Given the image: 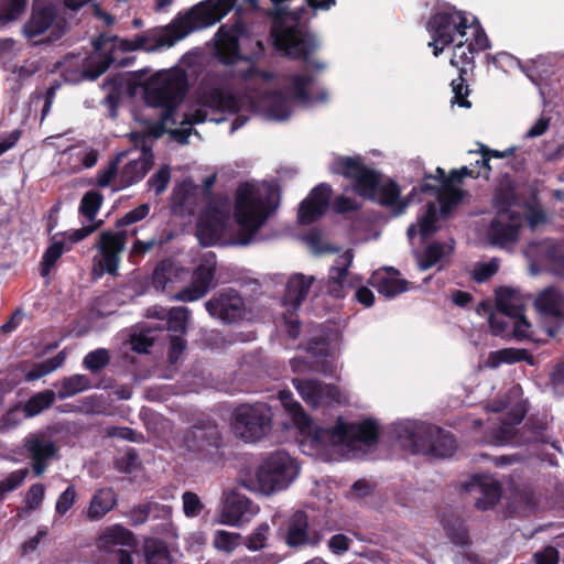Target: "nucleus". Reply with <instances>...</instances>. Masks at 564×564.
<instances>
[{
    "label": "nucleus",
    "instance_id": "nucleus-1",
    "mask_svg": "<svg viewBox=\"0 0 564 564\" xmlns=\"http://www.w3.org/2000/svg\"><path fill=\"white\" fill-rule=\"evenodd\" d=\"M246 82V97L238 100L220 83L204 82L199 86L195 101L188 110L178 116L176 107L186 91V75L180 68L162 70L152 76L144 87V100L153 108H162L161 123L170 131L173 140L187 143L194 123L205 121L221 122L227 115L258 111L275 121L288 119L295 105L312 107L328 100V91L317 88L314 94V78L305 73L290 76L288 94L268 93L272 75L254 66L241 69Z\"/></svg>",
    "mask_w": 564,
    "mask_h": 564
},
{
    "label": "nucleus",
    "instance_id": "nucleus-2",
    "mask_svg": "<svg viewBox=\"0 0 564 564\" xmlns=\"http://www.w3.org/2000/svg\"><path fill=\"white\" fill-rule=\"evenodd\" d=\"M278 205L275 188L265 182H245L235 194L234 217L228 200L214 202L199 217L197 239L203 246H246Z\"/></svg>",
    "mask_w": 564,
    "mask_h": 564
},
{
    "label": "nucleus",
    "instance_id": "nucleus-3",
    "mask_svg": "<svg viewBox=\"0 0 564 564\" xmlns=\"http://www.w3.org/2000/svg\"><path fill=\"white\" fill-rule=\"evenodd\" d=\"M237 0H206L184 13H178L167 25L154 28L133 40H121L118 44L102 37L94 42L95 52L82 59L79 76L67 75L68 80L96 79L111 63L117 62V48L130 52L144 50L154 52L170 48L196 30L205 29L220 21L235 7Z\"/></svg>",
    "mask_w": 564,
    "mask_h": 564
},
{
    "label": "nucleus",
    "instance_id": "nucleus-4",
    "mask_svg": "<svg viewBox=\"0 0 564 564\" xmlns=\"http://www.w3.org/2000/svg\"><path fill=\"white\" fill-rule=\"evenodd\" d=\"M279 399L303 435L302 446L314 449L316 455L361 458L377 446L378 426L371 420L350 423L339 419L330 429L317 427L290 391H280Z\"/></svg>",
    "mask_w": 564,
    "mask_h": 564
},
{
    "label": "nucleus",
    "instance_id": "nucleus-5",
    "mask_svg": "<svg viewBox=\"0 0 564 564\" xmlns=\"http://www.w3.org/2000/svg\"><path fill=\"white\" fill-rule=\"evenodd\" d=\"M273 4L272 37L278 50L292 58H301L318 70L325 69L322 62L310 61L317 50L315 36L303 32L299 24L310 21L317 10H328L335 0H271Z\"/></svg>",
    "mask_w": 564,
    "mask_h": 564
},
{
    "label": "nucleus",
    "instance_id": "nucleus-6",
    "mask_svg": "<svg viewBox=\"0 0 564 564\" xmlns=\"http://www.w3.org/2000/svg\"><path fill=\"white\" fill-rule=\"evenodd\" d=\"M332 171L354 181L355 192L381 205L392 208L397 215L403 213L408 200L400 198V188L392 181L381 182L379 175L365 166L359 158H339Z\"/></svg>",
    "mask_w": 564,
    "mask_h": 564
},
{
    "label": "nucleus",
    "instance_id": "nucleus-7",
    "mask_svg": "<svg viewBox=\"0 0 564 564\" xmlns=\"http://www.w3.org/2000/svg\"><path fill=\"white\" fill-rule=\"evenodd\" d=\"M440 176L441 188L437 192V203L429 202L424 212L419 216L417 223L409 226L406 236L410 241L416 236L417 230L423 239L429 238L440 228V220L446 218L454 205L462 198V192L455 187L465 176L478 177L482 172L463 166L459 170L451 172L449 176L445 178V173L441 167L436 170Z\"/></svg>",
    "mask_w": 564,
    "mask_h": 564
},
{
    "label": "nucleus",
    "instance_id": "nucleus-8",
    "mask_svg": "<svg viewBox=\"0 0 564 564\" xmlns=\"http://www.w3.org/2000/svg\"><path fill=\"white\" fill-rule=\"evenodd\" d=\"M391 433L402 447L414 454L448 457L456 449L451 433L426 422L400 421L392 425Z\"/></svg>",
    "mask_w": 564,
    "mask_h": 564
},
{
    "label": "nucleus",
    "instance_id": "nucleus-9",
    "mask_svg": "<svg viewBox=\"0 0 564 564\" xmlns=\"http://www.w3.org/2000/svg\"><path fill=\"white\" fill-rule=\"evenodd\" d=\"M300 466L286 452L268 455L254 469L240 477V484L249 491L270 496L286 489L299 476Z\"/></svg>",
    "mask_w": 564,
    "mask_h": 564
},
{
    "label": "nucleus",
    "instance_id": "nucleus-10",
    "mask_svg": "<svg viewBox=\"0 0 564 564\" xmlns=\"http://www.w3.org/2000/svg\"><path fill=\"white\" fill-rule=\"evenodd\" d=\"M471 25H478L474 20L469 22L464 12L454 8L435 13L427 23V31L432 37L429 46L434 48L433 54L438 56L446 46L459 41H467Z\"/></svg>",
    "mask_w": 564,
    "mask_h": 564
},
{
    "label": "nucleus",
    "instance_id": "nucleus-11",
    "mask_svg": "<svg viewBox=\"0 0 564 564\" xmlns=\"http://www.w3.org/2000/svg\"><path fill=\"white\" fill-rule=\"evenodd\" d=\"M451 64L464 73V65H468L474 59V52L484 51L488 47V39L479 25H471L470 33L467 34V41L456 40ZM453 99L452 104H457L459 107L469 108L470 102L466 99L468 96V88L464 85L462 75L457 79L452 80Z\"/></svg>",
    "mask_w": 564,
    "mask_h": 564
},
{
    "label": "nucleus",
    "instance_id": "nucleus-12",
    "mask_svg": "<svg viewBox=\"0 0 564 564\" xmlns=\"http://www.w3.org/2000/svg\"><path fill=\"white\" fill-rule=\"evenodd\" d=\"M63 12L50 0H36L33 3L31 18L23 31L28 39L44 36L45 41L58 40L67 30L68 22Z\"/></svg>",
    "mask_w": 564,
    "mask_h": 564
},
{
    "label": "nucleus",
    "instance_id": "nucleus-13",
    "mask_svg": "<svg viewBox=\"0 0 564 564\" xmlns=\"http://www.w3.org/2000/svg\"><path fill=\"white\" fill-rule=\"evenodd\" d=\"M271 409L263 404H241L234 411L232 430L245 442L262 438L271 429Z\"/></svg>",
    "mask_w": 564,
    "mask_h": 564
},
{
    "label": "nucleus",
    "instance_id": "nucleus-14",
    "mask_svg": "<svg viewBox=\"0 0 564 564\" xmlns=\"http://www.w3.org/2000/svg\"><path fill=\"white\" fill-rule=\"evenodd\" d=\"M496 216L488 230V237L492 243L503 246L512 242L518 237L519 228L524 221V210L514 203H501L496 200Z\"/></svg>",
    "mask_w": 564,
    "mask_h": 564
},
{
    "label": "nucleus",
    "instance_id": "nucleus-15",
    "mask_svg": "<svg viewBox=\"0 0 564 564\" xmlns=\"http://www.w3.org/2000/svg\"><path fill=\"white\" fill-rule=\"evenodd\" d=\"M260 508L237 489H227L223 494L221 509L217 523L229 527H241L258 514Z\"/></svg>",
    "mask_w": 564,
    "mask_h": 564
},
{
    "label": "nucleus",
    "instance_id": "nucleus-16",
    "mask_svg": "<svg viewBox=\"0 0 564 564\" xmlns=\"http://www.w3.org/2000/svg\"><path fill=\"white\" fill-rule=\"evenodd\" d=\"M279 532L281 540L291 549L314 546L322 540L321 532L301 510L292 513Z\"/></svg>",
    "mask_w": 564,
    "mask_h": 564
},
{
    "label": "nucleus",
    "instance_id": "nucleus-17",
    "mask_svg": "<svg viewBox=\"0 0 564 564\" xmlns=\"http://www.w3.org/2000/svg\"><path fill=\"white\" fill-rule=\"evenodd\" d=\"M205 307L212 317L224 324L238 323L249 315L245 300L232 289L214 294L205 303Z\"/></svg>",
    "mask_w": 564,
    "mask_h": 564
},
{
    "label": "nucleus",
    "instance_id": "nucleus-18",
    "mask_svg": "<svg viewBox=\"0 0 564 564\" xmlns=\"http://www.w3.org/2000/svg\"><path fill=\"white\" fill-rule=\"evenodd\" d=\"M137 232V228L131 230H121L118 232L102 231L99 236V241L96 245V248L99 251V258L95 259L98 268L101 271L115 274L118 270L127 239L135 236Z\"/></svg>",
    "mask_w": 564,
    "mask_h": 564
},
{
    "label": "nucleus",
    "instance_id": "nucleus-19",
    "mask_svg": "<svg viewBox=\"0 0 564 564\" xmlns=\"http://www.w3.org/2000/svg\"><path fill=\"white\" fill-rule=\"evenodd\" d=\"M217 261L213 253L204 254L199 264L194 270L192 282L188 286L173 296L181 302H194L204 297L213 286Z\"/></svg>",
    "mask_w": 564,
    "mask_h": 564
},
{
    "label": "nucleus",
    "instance_id": "nucleus-20",
    "mask_svg": "<svg viewBox=\"0 0 564 564\" xmlns=\"http://www.w3.org/2000/svg\"><path fill=\"white\" fill-rule=\"evenodd\" d=\"M293 383L302 399L313 408L327 406L346 401L339 389L315 379H294Z\"/></svg>",
    "mask_w": 564,
    "mask_h": 564
},
{
    "label": "nucleus",
    "instance_id": "nucleus-21",
    "mask_svg": "<svg viewBox=\"0 0 564 564\" xmlns=\"http://www.w3.org/2000/svg\"><path fill=\"white\" fill-rule=\"evenodd\" d=\"M532 265L564 276V245L551 240L531 243L525 250Z\"/></svg>",
    "mask_w": 564,
    "mask_h": 564
},
{
    "label": "nucleus",
    "instance_id": "nucleus-22",
    "mask_svg": "<svg viewBox=\"0 0 564 564\" xmlns=\"http://www.w3.org/2000/svg\"><path fill=\"white\" fill-rule=\"evenodd\" d=\"M24 448L32 462V470L35 476L45 473L50 463L57 456L56 444L44 434H32L24 441Z\"/></svg>",
    "mask_w": 564,
    "mask_h": 564
},
{
    "label": "nucleus",
    "instance_id": "nucleus-23",
    "mask_svg": "<svg viewBox=\"0 0 564 564\" xmlns=\"http://www.w3.org/2000/svg\"><path fill=\"white\" fill-rule=\"evenodd\" d=\"M243 32L240 22L221 25L216 33V55L224 64H232L239 57L238 40Z\"/></svg>",
    "mask_w": 564,
    "mask_h": 564
},
{
    "label": "nucleus",
    "instance_id": "nucleus-24",
    "mask_svg": "<svg viewBox=\"0 0 564 564\" xmlns=\"http://www.w3.org/2000/svg\"><path fill=\"white\" fill-rule=\"evenodd\" d=\"M473 495L475 505L480 510L492 508L500 499L498 481L488 475L475 476L467 486Z\"/></svg>",
    "mask_w": 564,
    "mask_h": 564
},
{
    "label": "nucleus",
    "instance_id": "nucleus-25",
    "mask_svg": "<svg viewBox=\"0 0 564 564\" xmlns=\"http://www.w3.org/2000/svg\"><path fill=\"white\" fill-rule=\"evenodd\" d=\"M330 192V187L325 184L314 187L300 205L299 221L306 225L322 217L327 209Z\"/></svg>",
    "mask_w": 564,
    "mask_h": 564
},
{
    "label": "nucleus",
    "instance_id": "nucleus-26",
    "mask_svg": "<svg viewBox=\"0 0 564 564\" xmlns=\"http://www.w3.org/2000/svg\"><path fill=\"white\" fill-rule=\"evenodd\" d=\"M354 260L351 250H346L336 259L327 280V292L335 297H343L351 286L348 268Z\"/></svg>",
    "mask_w": 564,
    "mask_h": 564
},
{
    "label": "nucleus",
    "instance_id": "nucleus-27",
    "mask_svg": "<svg viewBox=\"0 0 564 564\" xmlns=\"http://www.w3.org/2000/svg\"><path fill=\"white\" fill-rule=\"evenodd\" d=\"M134 153L137 156H133L120 171L119 187L126 188L141 181L153 163V155L149 149L143 147Z\"/></svg>",
    "mask_w": 564,
    "mask_h": 564
},
{
    "label": "nucleus",
    "instance_id": "nucleus-28",
    "mask_svg": "<svg viewBox=\"0 0 564 564\" xmlns=\"http://www.w3.org/2000/svg\"><path fill=\"white\" fill-rule=\"evenodd\" d=\"M315 278L303 273L292 274L286 282L283 303L292 310H297L307 297Z\"/></svg>",
    "mask_w": 564,
    "mask_h": 564
},
{
    "label": "nucleus",
    "instance_id": "nucleus-29",
    "mask_svg": "<svg viewBox=\"0 0 564 564\" xmlns=\"http://www.w3.org/2000/svg\"><path fill=\"white\" fill-rule=\"evenodd\" d=\"M371 283L377 291L386 297H394L408 290V281L399 276V271L393 268H384L376 271L371 276Z\"/></svg>",
    "mask_w": 564,
    "mask_h": 564
},
{
    "label": "nucleus",
    "instance_id": "nucleus-30",
    "mask_svg": "<svg viewBox=\"0 0 564 564\" xmlns=\"http://www.w3.org/2000/svg\"><path fill=\"white\" fill-rule=\"evenodd\" d=\"M62 155L70 172L93 167L98 161L97 151L84 143L69 147Z\"/></svg>",
    "mask_w": 564,
    "mask_h": 564
},
{
    "label": "nucleus",
    "instance_id": "nucleus-31",
    "mask_svg": "<svg viewBox=\"0 0 564 564\" xmlns=\"http://www.w3.org/2000/svg\"><path fill=\"white\" fill-rule=\"evenodd\" d=\"M185 274L183 267L169 259L162 260L153 271L152 284L156 291H164L169 285L183 280Z\"/></svg>",
    "mask_w": 564,
    "mask_h": 564
},
{
    "label": "nucleus",
    "instance_id": "nucleus-32",
    "mask_svg": "<svg viewBox=\"0 0 564 564\" xmlns=\"http://www.w3.org/2000/svg\"><path fill=\"white\" fill-rule=\"evenodd\" d=\"M117 503V496L110 488H102L95 492L88 509L86 511L87 518L91 521L102 519Z\"/></svg>",
    "mask_w": 564,
    "mask_h": 564
},
{
    "label": "nucleus",
    "instance_id": "nucleus-33",
    "mask_svg": "<svg viewBox=\"0 0 564 564\" xmlns=\"http://www.w3.org/2000/svg\"><path fill=\"white\" fill-rule=\"evenodd\" d=\"M139 564H173V558L165 542L147 539L142 545Z\"/></svg>",
    "mask_w": 564,
    "mask_h": 564
},
{
    "label": "nucleus",
    "instance_id": "nucleus-34",
    "mask_svg": "<svg viewBox=\"0 0 564 564\" xmlns=\"http://www.w3.org/2000/svg\"><path fill=\"white\" fill-rule=\"evenodd\" d=\"M534 304L541 313L560 316L564 311V296L557 289L547 288L538 294Z\"/></svg>",
    "mask_w": 564,
    "mask_h": 564
},
{
    "label": "nucleus",
    "instance_id": "nucleus-35",
    "mask_svg": "<svg viewBox=\"0 0 564 564\" xmlns=\"http://www.w3.org/2000/svg\"><path fill=\"white\" fill-rule=\"evenodd\" d=\"M132 534L121 525L115 524L106 528L97 540V546L100 550L112 551L116 546L130 545Z\"/></svg>",
    "mask_w": 564,
    "mask_h": 564
},
{
    "label": "nucleus",
    "instance_id": "nucleus-36",
    "mask_svg": "<svg viewBox=\"0 0 564 564\" xmlns=\"http://www.w3.org/2000/svg\"><path fill=\"white\" fill-rule=\"evenodd\" d=\"M496 305L498 311L508 317H517L521 315V311H523L521 295L519 292L509 288H501L497 292Z\"/></svg>",
    "mask_w": 564,
    "mask_h": 564
},
{
    "label": "nucleus",
    "instance_id": "nucleus-37",
    "mask_svg": "<svg viewBox=\"0 0 564 564\" xmlns=\"http://www.w3.org/2000/svg\"><path fill=\"white\" fill-rule=\"evenodd\" d=\"M453 246L449 243L434 242L422 253H416V261L420 270H427L442 262L451 254Z\"/></svg>",
    "mask_w": 564,
    "mask_h": 564
},
{
    "label": "nucleus",
    "instance_id": "nucleus-38",
    "mask_svg": "<svg viewBox=\"0 0 564 564\" xmlns=\"http://www.w3.org/2000/svg\"><path fill=\"white\" fill-rule=\"evenodd\" d=\"M512 406V419L502 424L495 433L492 437V442L496 445H505V444H518V442L513 441L514 437V429L513 425L521 422L524 417L525 410L520 402H516L511 404Z\"/></svg>",
    "mask_w": 564,
    "mask_h": 564
},
{
    "label": "nucleus",
    "instance_id": "nucleus-39",
    "mask_svg": "<svg viewBox=\"0 0 564 564\" xmlns=\"http://www.w3.org/2000/svg\"><path fill=\"white\" fill-rule=\"evenodd\" d=\"M218 432L216 427L193 426L185 436V443L189 449H202L206 445H217Z\"/></svg>",
    "mask_w": 564,
    "mask_h": 564
},
{
    "label": "nucleus",
    "instance_id": "nucleus-40",
    "mask_svg": "<svg viewBox=\"0 0 564 564\" xmlns=\"http://www.w3.org/2000/svg\"><path fill=\"white\" fill-rule=\"evenodd\" d=\"M242 544V535L238 532L216 530L213 533V547L226 555H231Z\"/></svg>",
    "mask_w": 564,
    "mask_h": 564
},
{
    "label": "nucleus",
    "instance_id": "nucleus-41",
    "mask_svg": "<svg viewBox=\"0 0 564 564\" xmlns=\"http://www.w3.org/2000/svg\"><path fill=\"white\" fill-rule=\"evenodd\" d=\"M56 387L58 398L64 400L89 389L90 380L85 375H73L61 380Z\"/></svg>",
    "mask_w": 564,
    "mask_h": 564
},
{
    "label": "nucleus",
    "instance_id": "nucleus-42",
    "mask_svg": "<svg viewBox=\"0 0 564 564\" xmlns=\"http://www.w3.org/2000/svg\"><path fill=\"white\" fill-rule=\"evenodd\" d=\"M527 357V352L516 348H505L496 350L489 354L485 366L491 369L498 368L502 364H514L523 360Z\"/></svg>",
    "mask_w": 564,
    "mask_h": 564
},
{
    "label": "nucleus",
    "instance_id": "nucleus-43",
    "mask_svg": "<svg viewBox=\"0 0 564 564\" xmlns=\"http://www.w3.org/2000/svg\"><path fill=\"white\" fill-rule=\"evenodd\" d=\"M54 401L55 392L52 390H44L32 395L24 404L23 409L28 417H33L45 409H48Z\"/></svg>",
    "mask_w": 564,
    "mask_h": 564
},
{
    "label": "nucleus",
    "instance_id": "nucleus-44",
    "mask_svg": "<svg viewBox=\"0 0 564 564\" xmlns=\"http://www.w3.org/2000/svg\"><path fill=\"white\" fill-rule=\"evenodd\" d=\"M270 536V525L267 522L258 524L246 538L245 545L249 551L256 552L267 546Z\"/></svg>",
    "mask_w": 564,
    "mask_h": 564
},
{
    "label": "nucleus",
    "instance_id": "nucleus-45",
    "mask_svg": "<svg viewBox=\"0 0 564 564\" xmlns=\"http://www.w3.org/2000/svg\"><path fill=\"white\" fill-rule=\"evenodd\" d=\"M124 154H120L108 167L100 170L97 174V185L100 187H112L113 191L122 189L119 187L118 163Z\"/></svg>",
    "mask_w": 564,
    "mask_h": 564
},
{
    "label": "nucleus",
    "instance_id": "nucleus-46",
    "mask_svg": "<svg viewBox=\"0 0 564 564\" xmlns=\"http://www.w3.org/2000/svg\"><path fill=\"white\" fill-rule=\"evenodd\" d=\"M28 0H3L0 6V25L19 19L25 11Z\"/></svg>",
    "mask_w": 564,
    "mask_h": 564
},
{
    "label": "nucleus",
    "instance_id": "nucleus-47",
    "mask_svg": "<svg viewBox=\"0 0 564 564\" xmlns=\"http://www.w3.org/2000/svg\"><path fill=\"white\" fill-rule=\"evenodd\" d=\"M65 357L59 354L51 359L36 364L30 371L26 372L25 379L28 381L37 380L61 367Z\"/></svg>",
    "mask_w": 564,
    "mask_h": 564
},
{
    "label": "nucleus",
    "instance_id": "nucleus-48",
    "mask_svg": "<svg viewBox=\"0 0 564 564\" xmlns=\"http://www.w3.org/2000/svg\"><path fill=\"white\" fill-rule=\"evenodd\" d=\"M102 195L96 191L87 192L79 204V213L93 221L102 204Z\"/></svg>",
    "mask_w": 564,
    "mask_h": 564
},
{
    "label": "nucleus",
    "instance_id": "nucleus-49",
    "mask_svg": "<svg viewBox=\"0 0 564 564\" xmlns=\"http://www.w3.org/2000/svg\"><path fill=\"white\" fill-rule=\"evenodd\" d=\"M70 246L65 248V243L63 241L53 242L44 252L42 262H41V271L42 275L45 276L51 272V269L54 267L56 261L62 257V254L69 250Z\"/></svg>",
    "mask_w": 564,
    "mask_h": 564
},
{
    "label": "nucleus",
    "instance_id": "nucleus-50",
    "mask_svg": "<svg viewBox=\"0 0 564 564\" xmlns=\"http://www.w3.org/2000/svg\"><path fill=\"white\" fill-rule=\"evenodd\" d=\"M110 361L109 350L98 348L88 352L83 360L84 367L93 373L98 372L105 368Z\"/></svg>",
    "mask_w": 564,
    "mask_h": 564
},
{
    "label": "nucleus",
    "instance_id": "nucleus-51",
    "mask_svg": "<svg viewBox=\"0 0 564 564\" xmlns=\"http://www.w3.org/2000/svg\"><path fill=\"white\" fill-rule=\"evenodd\" d=\"M189 315L191 311L187 307L178 306L169 310L166 316L169 329L184 333Z\"/></svg>",
    "mask_w": 564,
    "mask_h": 564
},
{
    "label": "nucleus",
    "instance_id": "nucleus-52",
    "mask_svg": "<svg viewBox=\"0 0 564 564\" xmlns=\"http://www.w3.org/2000/svg\"><path fill=\"white\" fill-rule=\"evenodd\" d=\"M29 474L28 468H22L12 471L6 478L0 480V501L6 497L7 494L15 490L20 487Z\"/></svg>",
    "mask_w": 564,
    "mask_h": 564
},
{
    "label": "nucleus",
    "instance_id": "nucleus-53",
    "mask_svg": "<svg viewBox=\"0 0 564 564\" xmlns=\"http://www.w3.org/2000/svg\"><path fill=\"white\" fill-rule=\"evenodd\" d=\"M291 368L293 372L304 373L308 371H321V372H332V370L326 366L325 361H308L306 358L295 357L291 360Z\"/></svg>",
    "mask_w": 564,
    "mask_h": 564
},
{
    "label": "nucleus",
    "instance_id": "nucleus-54",
    "mask_svg": "<svg viewBox=\"0 0 564 564\" xmlns=\"http://www.w3.org/2000/svg\"><path fill=\"white\" fill-rule=\"evenodd\" d=\"M524 442L528 443H547L551 438L547 424L544 422H535L525 429Z\"/></svg>",
    "mask_w": 564,
    "mask_h": 564
},
{
    "label": "nucleus",
    "instance_id": "nucleus-55",
    "mask_svg": "<svg viewBox=\"0 0 564 564\" xmlns=\"http://www.w3.org/2000/svg\"><path fill=\"white\" fill-rule=\"evenodd\" d=\"M499 269V260L494 258L489 261L477 262L474 264L471 274L477 282H484L492 276Z\"/></svg>",
    "mask_w": 564,
    "mask_h": 564
},
{
    "label": "nucleus",
    "instance_id": "nucleus-56",
    "mask_svg": "<svg viewBox=\"0 0 564 564\" xmlns=\"http://www.w3.org/2000/svg\"><path fill=\"white\" fill-rule=\"evenodd\" d=\"M26 413L21 405H14L9 409L0 419V429L2 430H11L18 426L24 419H26Z\"/></svg>",
    "mask_w": 564,
    "mask_h": 564
},
{
    "label": "nucleus",
    "instance_id": "nucleus-57",
    "mask_svg": "<svg viewBox=\"0 0 564 564\" xmlns=\"http://www.w3.org/2000/svg\"><path fill=\"white\" fill-rule=\"evenodd\" d=\"M182 500L183 511L185 516L188 518H195L199 516L204 509V505L200 501L199 497L192 491L184 492L182 496Z\"/></svg>",
    "mask_w": 564,
    "mask_h": 564
},
{
    "label": "nucleus",
    "instance_id": "nucleus-58",
    "mask_svg": "<svg viewBox=\"0 0 564 564\" xmlns=\"http://www.w3.org/2000/svg\"><path fill=\"white\" fill-rule=\"evenodd\" d=\"M170 167L163 166L149 178L148 185L150 189L154 191L156 195H160L166 189L167 184L170 183Z\"/></svg>",
    "mask_w": 564,
    "mask_h": 564
},
{
    "label": "nucleus",
    "instance_id": "nucleus-59",
    "mask_svg": "<svg viewBox=\"0 0 564 564\" xmlns=\"http://www.w3.org/2000/svg\"><path fill=\"white\" fill-rule=\"evenodd\" d=\"M445 530L447 535L453 543L457 545H465L468 542V532L462 521H455V523H446Z\"/></svg>",
    "mask_w": 564,
    "mask_h": 564
},
{
    "label": "nucleus",
    "instance_id": "nucleus-60",
    "mask_svg": "<svg viewBox=\"0 0 564 564\" xmlns=\"http://www.w3.org/2000/svg\"><path fill=\"white\" fill-rule=\"evenodd\" d=\"M76 499L75 487L68 486L57 498L55 505V511L59 516H64L74 505Z\"/></svg>",
    "mask_w": 564,
    "mask_h": 564
},
{
    "label": "nucleus",
    "instance_id": "nucleus-61",
    "mask_svg": "<svg viewBox=\"0 0 564 564\" xmlns=\"http://www.w3.org/2000/svg\"><path fill=\"white\" fill-rule=\"evenodd\" d=\"M150 213V206L148 204H142L137 208L128 212L123 217L118 219L117 226L123 227L137 221L144 219Z\"/></svg>",
    "mask_w": 564,
    "mask_h": 564
},
{
    "label": "nucleus",
    "instance_id": "nucleus-62",
    "mask_svg": "<svg viewBox=\"0 0 564 564\" xmlns=\"http://www.w3.org/2000/svg\"><path fill=\"white\" fill-rule=\"evenodd\" d=\"M45 496V487L42 484H34L30 487L25 496V503L29 509H37Z\"/></svg>",
    "mask_w": 564,
    "mask_h": 564
},
{
    "label": "nucleus",
    "instance_id": "nucleus-63",
    "mask_svg": "<svg viewBox=\"0 0 564 564\" xmlns=\"http://www.w3.org/2000/svg\"><path fill=\"white\" fill-rule=\"evenodd\" d=\"M509 319L511 322L513 334L517 338H527L530 336L531 325L524 317L523 311H521V315L517 317H509Z\"/></svg>",
    "mask_w": 564,
    "mask_h": 564
},
{
    "label": "nucleus",
    "instance_id": "nucleus-64",
    "mask_svg": "<svg viewBox=\"0 0 564 564\" xmlns=\"http://www.w3.org/2000/svg\"><path fill=\"white\" fill-rule=\"evenodd\" d=\"M193 191L194 187L191 183L184 182L177 185L173 192L174 202L180 206L187 207L191 204L189 197Z\"/></svg>",
    "mask_w": 564,
    "mask_h": 564
}]
</instances>
